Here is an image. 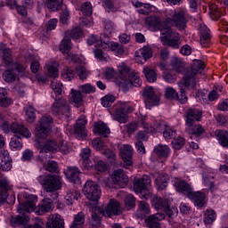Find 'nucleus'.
Returning <instances> with one entry per match:
<instances>
[{
    "label": "nucleus",
    "mask_w": 228,
    "mask_h": 228,
    "mask_svg": "<svg viewBox=\"0 0 228 228\" xmlns=\"http://www.w3.org/2000/svg\"><path fill=\"white\" fill-rule=\"evenodd\" d=\"M173 65L178 74H183V78L178 82V86L181 92H184V88H195L197 85V76L202 74L206 64L200 60H194L190 68H184L183 61L177 58H173Z\"/></svg>",
    "instance_id": "1"
},
{
    "label": "nucleus",
    "mask_w": 228,
    "mask_h": 228,
    "mask_svg": "<svg viewBox=\"0 0 228 228\" xmlns=\"http://www.w3.org/2000/svg\"><path fill=\"white\" fill-rule=\"evenodd\" d=\"M37 181L46 193H53L52 199H53V200L58 199V192L56 191L61 190V186L63 185L61 176L56 175H39Z\"/></svg>",
    "instance_id": "2"
},
{
    "label": "nucleus",
    "mask_w": 228,
    "mask_h": 228,
    "mask_svg": "<svg viewBox=\"0 0 228 228\" xmlns=\"http://www.w3.org/2000/svg\"><path fill=\"white\" fill-rule=\"evenodd\" d=\"M166 24L167 26H174L180 31L186 29V24H188L186 10L179 8L175 11H171L170 13H167Z\"/></svg>",
    "instance_id": "3"
},
{
    "label": "nucleus",
    "mask_w": 228,
    "mask_h": 228,
    "mask_svg": "<svg viewBox=\"0 0 228 228\" xmlns=\"http://www.w3.org/2000/svg\"><path fill=\"white\" fill-rule=\"evenodd\" d=\"M118 72L124 85H132L133 86H140L142 85V79H140L138 73L131 72V69L125 62L118 65Z\"/></svg>",
    "instance_id": "4"
},
{
    "label": "nucleus",
    "mask_w": 228,
    "mask_h": 228,
    "mask_svg": "<svg viewBox=\"0 0 228 228\" xmlns=\"http://www.w3.org/2000/svg\"><path fill=\"white\" fill-rule=\"evenodd\" d=\"M160 41L163 45H168L172 49L181 47V35L170 27H165L161 29Z\"/></svg>",
    "instance_id": "5"
},
{
    "label": "nucleus",
    "mask_w": 228,
    "mask_h": 228,
    "mask_svg": "<svg viewBox=\"0 0 228 228\" xmlns=\"http://www.w3.org/2000/svg\"><path fill=\"white\" fill-rule=\"evenodd\" d=\"M142 126L143 129H146L147 133H156L158 131H161V124L158 123V125L152 126L149 125V121H147L146 117L139 118L138 121H132L131 123L126 125V132L128 134H133L135 131H138V127Z\"/></svg>",
    "instance_id": "6"
},
{
    "label": "nucleus",
    "mask_w": 228,
    "mask_h": 228,
    "mask_svg": "<svg viewBox=\"0 0 228 228\" xmlns=\"http://www.w3.org/2000/svg\"><path fill=\"white\" fill-rule=\"evenodd\" d=\"M53 129V117L44 116L39 120V126L36 128V137L37 140H45L49 131Z\"/></svg>",
    "instance_id": "7"
},
{
    "label": "nucleus",
    "mask_w": 228,
    "mask_h": 228,
    "mask_svg": "<svg viewBox=\"0 0 228 228\" xmlns=\"http://www.w3.org/2000/svg\"><path fill=\"white\" fill-rule=\"evenodd\" d=\"M101 47L102 49L112 51L116 56H122V54L125 53L124 45L115 41H110V36L107 34L101 35Z\"/></svg>",
    "instance_id": "8"
},
{
    "label": "nucleus",
    "mask_w": 228,
    "mask_h": 228,
    "mask_svg": "<svg viewBox=\"0 0 228 228\" xmlns=\"http://www.w3.org/2000/svg\"><path fill=\"white\" fill-rule=\"evenodd\" d=\"M150 186L151 178L147 175H143L134 181V190L135 193H141L142 199H149L151 197V191H149Z\"/></svg>",
    "instance_id": "9"
},
{
    "label": "nucleus",
    "mask_w": 228,
    "mask_h": 228,
    "mask_svg": "<svg viewBox=\"0 0 228 228\" xmlns=\"http://www.w3.org/2000/svg\"><path fill=\"white\" fill-rule=\"evenodd\" d=\"M83 193L88 200L97 202L101 199V187L94 181H87L83 188Z\"/></svg>",
    "instance_id": "10"
},
{
    "label": "nucleus",
    "mask_w": 228,
    "mask_h": 228,
    "mask_svg": "<svg viewBox=\"0 0 228 228\" xmlns=\"http://www.w3.org/2000/svg\"><path fill=\"white\" fill-rule=\"evenodd\" d=\"M52 113L56 117H59L60 115L70 117V104L63 98L55 100L52 105Z\"/></svg>",
    "instance_id": "11"
},
{
    "label": "nucleus",
    "mask_w": 228,
    "mask_h": 228,
    "mask_svg": "<svg viewBox=\"0 0 228 228\" xmlns=\"http://www.w3.org/2000/svg\"><path fill=\"white\" fill-rule=\"evenodd\" d=\"M142 95L145 99V105L148 110H151L152 106H159V101L161 98L156 94L152 86H146L143 89Z\"/></svg>",
    "instance_id": "12"
},
{
    "label": "nucleus",
    "mask_w": 228,
    "mask_h": 228,
    "mask_svg": "<svg viewBox=\"0 0 228 228\" xmlns=\"http://www.w3.org/2000/svg\"><path fill=\"white\" fill-rule=\"evenodd\" d=\"M123 211L124 208H122L120 203L117 200L112 199L110 200L107 208L103 211V216L110 218V216H117L118 215H122Z\"/></svg>",
    "instance_id": "13"
},
{
    "label": "nucleus",
    "mask_w": 228,
    "mask_h": 228,
    "mask_svg": "<svg viewBox=\"0 0 228 228\" xmlns=\"http://www.w3.org/2000/svg\"><path fill=\"white\" fill-rule=\"evenodd\" d=\"M37 202H38V198L36 195H28L26 202L20 204L18 207V213L24 215L25 213H31V211H35L37 208Z\"/></svg>",
    "instance_id": "14"
},
{
    "label": "nucleus",
    "mask_w": 228,
    "mask_h": 228,
    "mask_svg": "<svg viewBox=\"0 0 228 228\" xmlns=\"http://www.w3.org/2000/svg\"><path fill=\"white\" fill-rule=\"evenodd\" d=\"M145 24L149 28V29H152V31H160L165 28H169L167 25V20L165 21H161V18L158 16H149L145 19Z\"/></svg>",
    "instance_id": "15"
},
{
    "label": "nucleus",
    "mask_w": 228,
    "mask_h": 228,
    "mask_svg": "<svg viewBox=\"0 0 228 228\" xmlns=\"http://www.w3.org/2000/svg\"><path fill=\"white\" fill-rule=\"evenodd\" d=\"M59 49L62 54H68L67 58L68 60H72V61H75L76 63H85V61L81 59V57H78L75 54L69 53H70V39L65 37L59 46Z\"/></svg>",
    "instance_id": "16"
},
{
    "label": "nucleus",
    "mask_w": 228,
    "mask_h": 228,
    "mask_svg": "<svg viewBox=\"0 0 228 228\" xmlns=\"http://www.w3.org/2000/svg\"><path fill=\"white\" fill-rule=\"evenodd\" d=\"M92 145L95 151H102V154L109 159H115L117 158L115 151L106 149V144H104V142L101 138H94L92 141Z\"/></svg>",
    "instance_id": "17"
},
{
    "label": "nucleus",
    "mask_w": 228,
    "mask_h": 228,
    "mask_svg": "<svg viewBox=\"0 0 228 228\" xmlns=\"http://www.w3.org/2000/svg\"><path fill=\"white\" fill-rule=\"evenodd\" d=\"M120 156L125 163L124 167H133V147L129 144H124L120 148Z\"/></svg>",
    "instance_id": "18"
},
{
    "label": "nucleus",
    "mask_w": 228,
    "mask_h": 228,
    "mask_svg": "<svg viewBox=\"0 0 228 228\" xmlns=\"http://www.w3.org/2000/svg\"><path fill=\"white\" fill-rule=\"evenodd\" d=\"M111 180L114 184H117L119 188H126L127 183H129L127 175H125L122 169L115 170L111 175Z\"/></svg>",
    "instance_id": "19"
},
{
    "label": "nucleus",
    "mask_w": 228,
    "mask_h": 228,
    "mask_svg": "<svg viewBox=\"0 0 228 228\" xmlns=\"http://www.w3.org/2000/svg\"><path fill=\"white\" fill-rule=\"evenodd\" d=\"M185 117V125L191 126V124H195V122H200V120L202 118V111L197 109H189L186 111Z\"/></svg>",
    "instance_id": "20"
},
{
    "label": "nucleus",
    "mask_w": 228,
    "mask_h": 228,
    "mask_svg": "<svg viewBox=\"0 0 228 228\" xmlns=\"http://www.w3.org/2000/svg\"><path fill=\"white\" fill-rule=\"evenodd\" d=\"M11 132L14 134H20L23 138H31V132L24 126V125H20L17 122H12L10 125Z\"/></svg>",
    "instance_id": "21"
},
{
    "label": "nucleus",
    "mask_w": 228,
    "mask_h": 228,
    "mask_svg": "<svg viewBox=\"0 0 228 228\" xmlns=\"http://www.w3.org/2000/svg\"><path fill=\"white\" fill-rule=\"evenodd\" d=\"M86 126V118L82 117L77 119L76 126H75V134H77V138L80 140H85L88 134H86V129H85Z\"/></svg>",
    "instance_id": "22"
},
{
    "label": "nucleus",
    "mask_w": 228,
    "mask_h": 228,
    "mask_svg": "<svg viewBox=\"0 0 228 228\" xmlns=\"http://www.w3.org/2000/svg\"><path fill=\"white\" fill-rule=\"evenodd\" d=\"M166 216L163 213H157L150 215L146 219V223L149 228H161L159 222L165 220Z\"/></svg>",
    "instance_id": "23"
},
{
    "label": "nucleus",
    "mask_w": 228,
    "mask_h": 228,
    "mask_svg": "<svg viewBox=\"0 0 228 228\" xmlns=\"http://www.w3.org/2000/svg\"><path fill=\"white\" fill-rule=\"evenodd\" d=\"M200 33V45L202 47H209L211 44V33H209V28L206 25H200L199 28Z\"/></svg>",
    "instance_id": "24"
},
{
    "label": "nucleus",
    "mask_w": 228,
    "mask_h": 228,
    "mask_svg": "<svg viewBox=\"0 0 228 228\" xmlns=\"http://www.w3.org/2000/svg\"><path fill=\"white\" fill-rule=\"evenodd\" d=\"M69 102H72L76 108H81L85 102L83 93L79 90L71 89L69 95Z\"/></svg>",
    "instance_id": "25"
},
{
    "label": "nucleus",
    "mask_w": 228,
    "mask_h": 228,
    "mask_svg": "<svg viewBox=\"0 0 228 228\" xmlns=\"http://www.w3.org/2000/svg\"><path fill=\"white\" fill-rule=\"evenodd\" d=\"M40 152H58V142L54 139H47L43 145L40 146Z\"/></svg>",
    "instance_id": "26"
},
{
    "label": "nucleus",
    "mask_w": 228,
    "mask_h": 228,
    "mask_svg": "<svg viewBox=\"0 0 228 228\" xmlns=\"http://www.w3.org/2000/svg\"><path fill=\"white\" fill-rule=\"evenodd\" d=\"M175 188L176 191L180 193H185L187 197L193 190L190 183H187L186 181L181 179H176V181L175 182Z\"/></svg>",
    "instance_id": "27"
},
{
    "label": "nucleus",
    "mask_w": 228,
    "mask_h": 228,
    "mask_svg": "<svg viewBox=\"0 0 228 228\" xmlns=\"http://www.w3.org/2000/svg\"><path fill=\"white\" fill-rule=\"evenodd\" d=\"M187 197L194 201V204L197 206V208H202L204 206V200L206 199V194H204V192H195L192 190Z\"/></svg>",
    "instance_id": "28"
},
{
    "label": "nucleus",
    "mask_w": 228,
    "mask_h": 228,
    "mask_svg": "<svg viewBox=\"0 0 228 228\" xmlns=\"http://www.w3.org/2000/svg\"><path fill=\"white\" fill-rule=\"evenodd\" d=\"M79 175H81V171H79V168L77 167H70L66 172L67 179L75 184L81 183V178Z\"/></svg>",
    "instance_id": "29"
},
{
    "label": "nucleus",
    "mask_w": 228,
    "mask_h": 228,
    "mask_svg": "<svg viewBox=\"0 0 228 228\" xmlns=\"http://www.w3.org/2000/svg\"><path fill=\"white\" fill-rule=\"evenodd\" d=\"M155 186L157 190H165L168 186V175L159 174L155 179Z\"/></svg>",
    "instance_id": "30"
},
{
    "label": "nucleus",
    "mask_w": 228,
    "mask_h": 228,
    "mask_svg": "<svg viewBox=\"0 0 228 228\" xmlns=\"http://www.w3.org/2000/svg\"><path fill=\"white\" fill-rule=\"evenodd\" d=\"M186 131L191 136H200L206 133V129H204L201 125H195V123L187 125Z\"/></svg>",
    "instance_id": "31"
},
{
    "label": "nucleus",
    "mask_w": 228,
    "mask_h": 228,
    "mask_svg": "<svg viewBox=\"0 0 228 228\" xmlns=\"http://www.w3.org/2000/svg\"><path fill=\"white\" fill-rule=\"evenodd\" d=\"M114 120H117L119 124H126L128 120L127 115L124 110L118 106V103L115 107Z\"/></svg>",
    "instance_id": "32"
},
{
    "label": "nucleus",
    "mask_w": 228,
    "mask_h": 228,
    "mask_svg": "<svg viewBox=\"0 0 228 228\" xmlns=\"http://www.w3.org/2000/svg\"><path fill=\"white\" fill-rule=\"evenodd\" d=\"M151 206L154 209L164 211L166 208H168V201L161 197L154 196L151 200Z\"/></svg>",
    "instance_id": "33"
},
{
    "label": "nucleus",
    "mask_w": 228,
    "mask_h": 228,
    "mask_svg": "<svg viewBox=\"0 0 228 228\" xmlns=\"http://www.w3.org/2000/svg\"><path fill=\"white\" fill-rule=\"evenodd\" d=\"M12 102L13 101L8 96L6 89L0 87V106L2 108H8Z\"/></svg>",
    "instance_id": "34"
},
{
    "label": "nucleus",
    "mask_w": 228,
    "mask_h": 228,
    "mask_svg": "<svg viewBox=\"0 0 228 228\" xmlns=\"http://www.w3.org/2000/svg\"><path fill=\"white\" fill-rule=\"evenodd\" d=\"M94 133L100 134V136H107V134H110V131L106 124L99 122L94 124Z\"/></svg>",
    "instance_id": "35"
},
{
    "label": "nucleus",
    "mask_w": 228,
    "mask_h": 228,
    "mask_svg": "<svg viewBox=\"0 0 228 228\" xmlns=\"http://www.w3.org/2000/svg\"><path fill=\"white\" fill-rule=\"evenodd\" d=\"M50 220L51 224L49 225V228H63V225H65L63 218H61V216L58 214L50 216Z\"/></svg>",
    "instance_id": "36"
},
{
    "label": "nucleus",
    "mask_w": 228,
    "mask_h": 228,
    "mask_svg": "<svg viewBox=\"0 0 228 228\" xmlns=\"http://www.w3.org/2000/svg\"><path fill=\"white\" fill-rule=\"evenodd\" d=\"M29 222V216H12L11 217V225L12 227H19V225H26Z\"/></svg>",
    "instance_id": "37"
},
{
    "label": "nucleus",
    "mask_w": 228,
    "mask_h": 228,
    "mask_svg": "<svg viewBox=\"0 0 228 228\" xmlns=\"http://www.w3.org/2000/svg\"><path fill=\"white\" fill-rule=\"evenodd\" d=\"M154 151L159 156V158L167 159V156H170V147L165 144L157 145L154 149Z\"/></svg>",
    "instance_id": "38"
},
{
    "label": "nucleus",
    "mask_w": 228,
    "mask_h": 228,
    "mask_svg": "<svg viewBox=\"0 0 228 228\" xmlns=\"http://www.w3.org/2000/svg\"><path fill=\"white\" fill-rule=\"evenodd\" d=\"M63 5V0H46V8L51 10V12H58L61 10Z\"/></svg>",
    "instance_id": "39"
},
{
    "label": "nucleus",
    "mask_w": 228,
    "mask_h": 228,
    "mask_svg": "<svg viewBox=\"0 0 228 228\" xmlns=\"http://www.w3.org/2000/svg\"><path fill=\"white\" fill-rule=\"evenodd\" d=\"M9 145L12 151H20L22 149V139L19 135H13Z\"/></svg>",
    "instance_id": "40"
},
{
    "label": "nucleus",
    "mask_w": 228,
    "mask_h": 228,
    "mask_svg": "<svg viewBox=\"0 0 228 228\" xmlns=\"http://www.w3.org/2000/svg\"><path fill=\"white\" fill-rule=\"evenodd\" d=\"M216 220V213L213 209H207L204 214V224L211 225Z\"/></svg>",
    "instance_id": "41"
},
{
    "label": "nucleus",
    "mask_w": 228,
    "mask_h": 228,
    "mask_svg": "<svg viewBox=\"0 0 228 228\" xmlns=\"http://www.w3.org/2000/svg\"><path fill=\"white\" fill-rule=\"evenodd\" d=\"M143 73L149 83H156V80L158 79V73L156 72V70L149 68H144Z\"/></svg>",
    "instance_id": "42"
},
{
    "label": "nucleus",
    "mask_w": 228,
    "mask_h": 228,
    "mask_svg": "<svg viewBox=\"0 0 228 228\" xmlns=\"http://www.w3.org/2000/svg\"><path fill=\"white\" fill-rule=\"evenodd\" d=\"M83 224H85V214L80 212L74 216L70 228H83Z\"/></svg>",
    "instance_id": "43"
},
{
    "label": "nucleus",
    "mask_w": 228,
    "mask_h": 228,
    "mask_svg": "<svg viewBox=\"0 0 228 228\" xmlns=\"http://www.w3.org/2000/svg\"><path fill=\"white\" fill-rule=\"evenodd\" d=\"M104 8L117 12L120 8V2L118 0H105L103 1Z\"/></svg>",
    "instance_id": "44"
},
{
    "label": "nucleus",
    "mask_w": 228,
    "mask_h": 228,
    "mask_svg": "<svg viewBox=\"0 0 228 228\" xmlns=\"http://www.w3.org/2000/svg\"><path fill=\"white\" fill-rule=\"evenodd\" d=\"M59 67L60 64H58V62H53L48 66L47 74L49 77H58V76H60V69H58Z\"/></svg>",
    "instance_id": "45"
},
{
    "label": "nucleus",
    "mask_w": 228,
    "mask_h": 228,
    "mask_svg": "<svg viewBox=\"0 0 228 228\" xmlns=\"http://www.w3.org/2000/svg\"><path fill=\"white\" fill-rule=\"evenodd\" d=\"M165 98L169 101H174L179 98V94L174 87H167L165 91Z\"/></svg>",
    "instance_id": "46"
},
{
    "label": "nucleus",
    "mask_w": 228,
    "mask_h": 228,
    "mask_svg": "<svg viewBox=\"0 0 228 228\" xmlns=\"http://www.w3.org/2000/svg\"><path fill=\"white\" fill-rule=\"evenodd\" d=\"M49 211H53V205L51 203H43L37 207L36 215H44V213H49Z\"/></svg>",
    "instance_id": "47"
},
{
    "label": "nucleus",
    "mask_w": 228,
    "mask_h": 228,
    "mask_svg": "<svg viewBox=\"0 0 228 228\" xmlns=\"http://www.w3.org/2000/svg\"><path fill=\"white\" fill-rule=\"evenodd\" d=\"M103 26L105 33H108L109 35H111L112 33H115V31H117V27L115 26V23H113V21L110 20H104Z\"/></svg>",
    "instance_id": "48"
},
{
    "label": "nucleus",
    "mask_w": 228,
    "mask_h": 228,
    "mask_svg": "<svg viewBox=\"0 0 228 228\" xmlns=\"http://www.w3.org/2000/svg\"><path fill=\"white\" fill-rule=\"evenodd\" d=\"M184 143H186V141L181 136L175 138L171 142L175 151H180V149H183V147H184Z\"/></svg>",
    "instance_id": "49"
},
{
    "label": "nucleus",
    "mask_w": 228,
    "mask_h": 228,
    "mask_svg": "<svg viewBox=\"0 0 228 228\" xmlns=\"http://www.w3.org/2000/svg\"><path fill=\"white\" fill-rule=\"evenodd\" d=\"M136 206V200L133 194H127L125 198V208L126 209H133Z\"/></svg>",
    "instance_id": "50"
},
{
    "label": "nucleus",
    "mask_w": 228,
    "mask_h": 228,
    "mask_svg": "<svg viewBox=\"0 0 228 228\" xmlns=\"http://www.w3.org/2000/svg\"><path fill=\"white\" fill-rule=\"evenodd\" d=\"M214 181H215V175L213 174L207 175L203 177V183L205 186L209 188V190H213V188H215Z\"/></svg>",
    "instance_id": "51"
},
{
    "label": "nucleus",
    "mask_w": 228,
    "mask_h": 228,
    "mask_svg": "<svg viewBox=\"0 0 228 228\" xmlns=\"http://www.w3.org/2000/svg\"><path fill=\"white\" fill-rule=\"evenodd\" d=\"M113 102H115V96L113 94H107L102 98V106L103 108H109Z\"/></svg>",
    "instance_id": "52"
},
{
    "label": "nucleus",
    "mask_w": 228,
    "mask_h": 228,
    "mask_svg": "<svg viewBox=\"0 0 228 228\" xmlns=\"http://www.w3.org/2000/svg\"><path fill=\"white\" fill-rule=\"evenodd\" d=\"M177 131L170 126H166L163 132L165 140H172L175 136Z\"/></svg>",
    "instance_id": "53"
},
{
    "label": "nucleus",
    "mask_w": 228,
    "mask_h": 228,
    "mask_svg": "<svg viewBox=\"0 0 228 228\" xmlns=\"http://www.w3.org/2000/svg\"><path fill=\"white\" fill-rule=\"evenodd\" d=\"M138 52L141 53L142 58L146 59V61L150 60V58L152 56V48H151V46H143L138 50Z\"/></svg>",
    "instance_id": "54"
},
{
    "label": "nucleus",
    "mask_w": 228,
    "mask_h": 228,
    "mask_svg": "<svg viewBox=\"0 0 228 228\" xmlns=\"http://www.w3.org/2000/svg\"><path fill=\"white\" fill-rule=\"evenodd\" d=\"M156 8L154 5H151V4H143L142 6L137 10L138 13L141 15H149V13H152V9Z\"/></svg>",
    "instance_id": "55"
},
{
    "label": "nucleus",
    "mask_w": 228,
    "mask_h": 228,
    "mask_svg": "<svg viewBox=\"0 0 228 228\" xmlns=\"http://www.w3.org/2000/svg\"><path fill=\"white\" fill-rule=\"evenodd\" d=\"M163 78L165 81H167V83H175V81H177V76L174 74V71H164Z\"/></svg>",
    "instance_id": "56"
},
{
    "label": "nucleus",
    "mask_w": 228,
    "mask_h": 228,
    "mask_svg": "<svg viewBox=\"0 0 228 228\" xmlns=\"http://www.w3.org/2000/svg\"><path fill=\"white\" fill-rule=\"evenodd\" d=\"M3 77L6 83H13L17 79V75L12 70H6L4 72Z\"/></svg>",
    "instance_id": "57"
},
{
    "label": "nucleus",
    "mask_w": 228,
    "mask_h": 228,
    "mask_svg": "<svg viewBox=\"0 0 228 228\" xmlns=\"http://www.w3.org/2000/svg\"><path fill=\"white\" fill-rule=\"evenodd\" d=\"M165 211L167 216L168 218H175L179 213V210L175 207L170 208V205L167 203V207L163 210Z\"/></svg>",
    "instance_id": "58"
},
{
    "label": "nucleus",
    "mask_w": 228,
    "mask_h": 228,
    "mask_svg": "<svg viewBox=\"0 0 228 228\" xmlns=\"http://www.w3.org/2000/svg\"><path fill=\"white\" fill-rule=\"evenodd\" d=\"M76 72L81 81H85V79H86V77H88L89 73L86 70V69L83 66L77 67Z\"/></svg>",
    "instance_id": "59"
},
{
    "label": "nucleus",
    "mask_w": 228,
    "mask_h": 228,
    "mask_svg": "<svg viewBox=\"0 0 228 228\" xmlns=\"http://www.w3.org/2000/svg\"><path fill=\"white\" fill-rule=\"evenodd\" d=\"M80 12L86 17H90L92 15L93 10H92V4L90 2H86L83 4L80 7Z\"/></svg>",
    "instance_id": "60"
},
{
    "label": "nucleus",
    "mask_w": 228,
    "mask_h": 228,
    "mask_svg": "<svg viewBox=\"0 0 228 228\" xmlns=\"http://www.w3.org/2000/svg\"><path fill=\"white\" fill-rule=\"evenodd\" d=\"M25 115L27 122H29L30 124L35 122L37 116L35 115V109L33 107L27 108Z\"/></svg>",
    "instance_id": "61"
},
{
    "label": "nucleus",
    "mask_w": 228,
    "mask_h": 228,
    "mask_svg": "<svg viewBox=\"0 0 228 228\" xmlns=\"http://www.w3.org/2000/svg\"><path fill=\"white\" fill-rule=\"evenodd\" d=\"M57 147L61 154H69V152H70V146L67 141H61L57 144Z\"/></svg>",
    "instance_id": "62"
},
{
    "label": "nucleus",
    "mask_w": 228,
    "mask_h": 228,
    "mask_svg": "<svg viewBox=\"0 0 228 228\" xmlns=\"http://www.w3.org/2000/svg\"><path fill=\"white\" fill-rule=\"evenodd\" d=\"M51 86H52V90H53V92H54V94H56V95H61V92H62L61 88H62L63 85L61 84L60 81L53 79L52 81Z\"/></svg>",
    "instance_id": "63"
},
{
    "label": "nucleus",
    "mask_w": 228,
    "mask_h": 228,
    "mask_svg": "<svg viewBox=\"0 0 228 228\" xmlns=\"http://www.w3.org/2000/svg\"><path fill=\"white\" fill-rule=\"evenodd\" d=\"M78 88L82 94H94L95 92V86H92V84L81 85Z\"/></svg>",
    "instance_id": "64"
}]
</instances>
